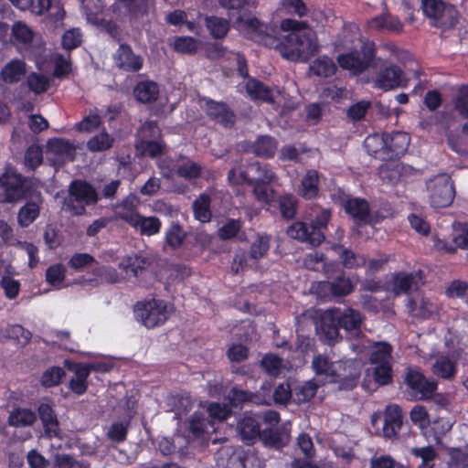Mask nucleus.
<instances>
[{
  "label": "nucleus",
  "instance_id": "32",
  "mask_svg": "<svg viewBox=\"0 0 468 468\" xmlns=\"http://www.w3.org/2000/svg\"><path fill=\"white\" fill-rule=\"evenodd\" d=\"M161 226L162 224L158 218L144 217L139 214L135 222L131 227L139 231L141 235L153 236L159 233Z\"/></svg>",
  "mask_w": 468,
  "mask_h": 468
},
{
  "label": "nucleus",
  "instance_id": "18",
  "mask_svg": "<svg viewBox=\"0 0 468 468\" xmlns=\"http://www.w3.org/2000/svg\"><path fill=\"white\" fill-rule=\"evenodd\" d=\"M48 154L53 155V161L58 165L72 161L75 155V147L69 141L54 138L48 142Z\"/></svg>",
  "mask_w": 468,
  "mask_h": 468
},
{
  "label": "nucleus",
  "instance_id": "30",
  "mask_svg": "<svg viewBox=\"0 0 468 468\" xmlns=\"http://www.w3.org/2000/svg\"><path fill=\"white\" fill-rule=\"evenodd\" d=\"M39 417L42 420L45 432L49 436H58V422L54 414L52 406L48 402H42L38 408Z\"/></svg>",
  "mask_w": 468,
  "mask_h": 468
},
{
  "label": "nucleus",
  "instance_id": "16",
  "mask_svg": "<svg viewBox=\"0 0 468 468\" xmlns=\"http://www.w3.org/2000/svg\"><path fill=\"white\" fill-rule=\"evenodd\" d=\"M246 90L252 100L261 101L269 103H276L278 105L284 106V96L279 90H271L261 82L254 79L248 80L246 84Z\"/></svg>",
  "mask_w": 468,
  "mask_h": 468
},
{
  "label": "nucleus",
  "instance_id": "49",
  "mask_svg": "<svg viewBox=\"0 0 468 468\" xmlns=\"http://www.w3.org/2000/svg\"><path fill=\"white\" fill-rule=\"evenodd\" d=\"M185 238L186 233L182 228L177 224H173L165 231V246L171 249H177L183 244Z\"/></svg>",
  "mask_w": 468,
  "mask_h": 468
},
{
  "label": "nucleus",
  "instance_id": "50",
  "mask_svg": "<svg viewBox=\"0 0 468 468\" xmlns=\"http://www.w3.org/2000/svg\"><path fill=\"white\" fill-rule=\"evenodd\" d=\"M207 27L214 37L221 38L227 35L229 25L224 18L211 16L207 18Z\"/></svg>",
  "mask_w": 468,
  "mask_h": 468
},
{
  "label": "nucleus",
  "instance_id": "55",
  "mask_svg": "<svg viewBox=\"0 0 468 468\" xmlns=\"http://www.w3.org/2000/svg\"><path fill=\"white\" fill-rule=\"evenodd\" d=\"M15 275L16 274L3 275L0 281V286L8 299H15L20 291V282L13 278Z\"/></svg>",
  "mask_w": 468,
  "mask_h": 468
},
{
  "label": "nucleus",
  "instance_id": "28",
  "mask_svg": "<svg viewBox=\"0 0 468 468\" xmlns=\"http://www.w3.org/2000/svg\"><path fill=\"white\" fill-rule=\"evenodd\" d=\"M201 106L205 108L208 115L217 119L224 125L227 126L233 122V114L228 110L225 104L204 99L201 101Z\"/></svg>",
  "mask_w": 468,
  "mask_h": 468
},
{
  "label": "nucleus",
  "instance_id": "6",
  "mask_svg": "<svg viewBox=\"0 0 468 468\" xmlns=\"http://www.w3.org/2000/svg\"><path fill=\"white\" fill-rule=\"evenodd\" d=\"M331 218V212L328 209H322L311 225L307 226L303 222H295L287 229V234L292 238L311 244L318 246L324 239V230Z\"/></svg>",
  "mask_w": 468,
  "mask_h": 468
},
{
  "label": "nucleus",
  "instance_id": "34",
  "mask_svg": "<svg viewBox=\"0 0 468 468\" xmlns=\"http://www.w3.org/2000/svg\"><path fill=\"white\" fill-rule=\"evenodd\" d=\"M318 185L319 176L317 171L309 170L302 180L299 194L306 199L314 198L318 196L319 193Z\"/></svg>",
  "mask_w": 468,
  "mask_h": 468
},
{
  "label": "nucleus",
  "instance_id": "23",
  "mask_svg": "<svg viewBox=\"0 0 468 468\" xmlns=\"http://www.w3.org/2000/svg\"><path fill=\"white\" fill-rule=\"evenodd\" d=\"M343 206L347 214L361 223H367L369 218V207L365 199L353 197L344 201Z\"/></svg>",
  "mask_w": 468,
  "mask_h": 468
},
{
  "label": "nucleus",
  "instance_id": "57",
  "mask_svg": "<svg viewBox=\"0 0 468 468\" xmlns=\"http://www.w3.org/2000/svg\"><path fill=\"white\" fill-rule=\"evenodd\" d=\"M372 375L374 380L379 385H387L392 379V366L390 364H374Z\"/></svg>",
  "mask_w": 468,
  "mask_h": 468
},
{
  "label": "nucleus",
  "instance_id": "38",
  "mask_svg": "<svg viewBox=\"0 0 468 468\" xmlns=\"http://www.w3.org/2000/svg\"><path fill=\"white\" fill-rule=\"evenodd\" d=\"M240 453L231 445L222 446L215 454L217 465L220 468H231L236 462H240Z\"/></svg>",
  "mask_w": 468,
  "mask_h": 468
},
{
  "label": "nucleus",
  "instance_id": "11",
  "mask_svg": "<svg viewBox=\"0 0 468 468\" xmlns=\"http://www.w3.org/2000/svg\"><path fill=\"white\" fill-rule=\"evenodd\" d=\"M141 141L136 144V151L140 155L154 157L163 152V144L155 140L160 135V130L154 122H147L140 129Z\"/></svg>",
  "mask_w": 468,
  "mask_h": 468
},
{
  "label": "nucleus",
  "instance_id": "60",
  "mask_svg": "<svg viewBox=\"0 0 468 468\" xmlns=\"http://www.w3.org/2000/svg\"><path fill=\"white\" fill-rule=\"evenodd\" d=\"M82 41V34L79 28H72L64 33L62 36V47L65 49H74L80 45Z\"/></svg>",
  "mask_w": 468,
  "mask_h": 468
},
{
  "label": "nucleus",
  "instance_id": "51",
  "mask_svg": "<svg viewBox=\"0 0 468 468\" xmlns=\"http://www.w3.org/2000/svg\"><path fill=\"white\" fill-rule=\"evenodd\" d=\"M39 215V207L36 203H27L18 212V223L22 227L29 226Z\"/></svg>",
  "mask_w": 468,
  "mask_h": 468
},
{
  "label": "nucleus",
  "instance_id": "59",
  "mask_svg": "<svg viewBox=\"0 0 468 468\" xmlns=\"http://www.w3.org/2000/svg\"><path fill=\"white\" fill-rule=\"evenodd\" d=\"M66 274V269L62 264H54L46 271V280L52 286H59Z\"/></svg>",
  "mask_w": 468,
  "mask_h": 468
},
{
  "label": "nucleus",
  "instance_id": "61",
  "mask_svg": "<svg viewBox=\"0 0 468 468\" xmlns=\"http://www.w3.org/2000/svg\"><path fill=\"white\" fill-rule=\"evenodd\" d=\"M410 420L420 429L428 427L431 422L427 410L421 405H416L412 408L410 411Z\"/></svg>",
  "mask_w": 468,
  "mask_h": 468
},
{
  "label": "nucleus",
  "instance_id": "15",
  "mask_svg": "<svg viewBox=\"0 0 468 468\" xmlns=\"http://www.w3.org/2000/svg\"><path fill=\"white\" fill-rule=\"evenodd\" d=\"M374 87L382 90H390L407 84L399 67L391 65L380 70L373 81Z\"/></svg>",
  "mask_w": 468,
  "mask_h": 468
},
{
  "label": "nucleus",
  "instance_id": "20",
  "mask_svg": "<svg viewBox=\"0 0 468 468\" xmlns=\"http://www.w3.org/2000/svg\"><path fill=\"white\" fill-rule=\"evenodd\" d=\"M27 69L24 61L13 59L0 71V87L6 84H14L20 81L26 75Z\"/></svg>",
  "mask_w": 468,
  "mask_h": 468
},
{
  "label": "nucleus",
  "instance_id": "40",
  "mask_svg": "<svg viewBox=\"0 0 468 468\" xmlns=\"http://www.w3.org/2000/svg\"><path fill=\"white\" fill-rule=\"evenodd\" d=\"M37 420L34 411L28 409H16L9 414L8 423L14 427H26L32 425Z\"/></svg>",
  "mask_w": 468,
  "mask_h": 468
},
{
  "label": "nucleus",
  "instance_id": "5",
  "mask_svg": "<svg viewBox=\"0 0 468 468\" xmlns=\"http://www.w3.org/2000/svg\"><path fill=\"white\" fill-rule=\"evenodd\" d=\"M313 368L317 376L326 381L355 380L360 373V364L356 360L329 362L327 357L321 355L314 357Z\"/></svg>",
  "mask_w": 468,
  "mask_h": 468
},
{
  "label": "nucleus",
  "instance_id": "25",
  "mask_svg": "<svg viewBox=\"0 0 468 468\" xmlns=\"http://www.w3.org/2000/svg\"><path fill=\"white\" fill-rule=\"evenodd\" d=\"M421 283V277L418 273H400L393 281V292L395 294L410 293L417 290Z\"/></svg>",
  "mask_w": 468,
  "mask_h": 468
},
{
  "label": "nucleus",
  "instance_id": "41",
  "mask_svg": "<svg viewBox=\"0 0 468 468\" xmlns=\"http://www.w3.org/2000/svg\"><path fill=\"white\" fill-rule=\"evenodd\" d=\"M158 86L154 81H142L134 89V95L141 102H150L157 98Z\"/></svg>",
  "mask_w": 468,
  "mask_h": 468
},
{
  "label": "nucleus",
  "instance_id": "37",
  "mask_svg": "<svg viewBox=\"0 0 468 468\" xmlns=\"http://www.w3.org/2000/svg\"><path fill=\"white\" fill-rule=\"evenodd\" d=\"M251 184H269L275 179V174L267 165L253 163L248 166Z\"/></svg>",
  "mask_w": 468,
  "mask_h": 468
},
{
  "label": "nucleus",
  "instance_id": "36",
  "mask_svg": "<svg viewBox=\"0 0 468 468\" xmlns=\"http://www.w3.org/2000/svg\"><path fill=\"white\" fill-rule=\"evenodd\" d=\"M87 20L94 25H102L104 19L102 17L103 5L101 0H79Z\"/></svg>",
  "mask_w": 468,
  "mask_h": 468
},
{
  "label": "nucleus",
  "instance_id": "31",
  "mask_svg": "<svg viewBox=\"0 0 468 468\" xmlns=\"http://www.w3.org/2000/svg\"><path fill=\"white\" fill-rule=\"evenodd\" d=\"M261 416L246 414L239 423V430L244 441H250L260 435Z\"/></svg>",
  "mask_w": 468,
  "mask_h": 468
},
{
  "label": "nucleus",
  "instance_id": "44",
  "mask_svg": "<svg viewBox=\"0 0 468 468\" xmlns=\"http://www.w3.org/2000/svg\"><path fill=\"white\" fill-rule=\"evenodd\" d=\"M11 32L14 41L18 45L26 46L29 44L34 37L33 30L22 21L15 22L12 26Z\"/></svg>",
  "mask_w": 468,
  "mask_h": 468
},
{
  "label": "nucleus",
  "instance_id": "62",
  "mask_svg": "<svg viewBox=\"0 0 468 468\" xmlns=\"http://www.w3.org/2000/svg\"><path fill=\"white\" fill-rule=\"evenodd\" d=\"M64 375L65 372L61 367H53L43 373L41 378V383L45 387L56 386L59 384Z\"/></svg>",
  "mask_w": 468,
  "mask_h": 468
},
{
  "label": "nucleus",
  "instance_id": "4",
  "mask_svg": "<svg viewBox=\"0 0 468 468\" xmlns=\"http://www.w3.org/2000/svg\"><path fill=\"white\" fill-rule=\"evenodd\" d=\"M363 322L361 314L352 308H332L325 311L321 316L320 331L328 341L337 339L339 328L358 336Z\"/></svg>",
  "mask_w": 468,
  "mask_h": 468
},
{
  "label": "nucleus",
  "instance_id": "45",
  "mask_svg": "<svg viewBox=\"0 0 468 468\" xmlns=\"http://www.w3.org/2000/svg\"><path fill=\"white\" fill-rule=\"evenodd\" d=\"M370 27L377 29H384L389 31H400L402 24L400 21L389 14L381 15L372 19Z\"/></svg>",
  "mask_w": 468,
  "mask_h": 468
},
{
  "label": "nucleus",
  "instance_id": "48",
  "mask_svg": "<svg viewBox=\"0 0 468 468\" xmlns=\"http://www.w3.org/2000/svg\"><path fill=\"white\" fill-rule=\"evenodd\" d=\"M261 367L271 376L282 374L287 367V364L275 355H266L261 360Z\"/></svg>",
  "mask_w": 468,
  "mask_h": 468
},
{
  "label": "nucleus",
  "instance_id": "7",
  "mask_svg": "<svg viewBox=\"0 0 468 468\" xmlns=\"http://www.w3.org/2000/svg\"><path fill=\"white\" fill-rule=\"evenodd\" d=\"M172 312V305L160 299L140 302L134 307L136 320L147 328L163 324Z\"/></svg>",
  "mask_w": 468,
  "mask_h": 468
},
{
  "label": "nucleus",
  "instance_id": "52",
  "mask_svg": "<svg viewBox=\"0 0 468 468\" xmlns=\"http://www.w3.org/2000/svg\"><path fill=\"white\" fill-rule=\"evenodd\" d=\"M323 285L330 287L332 293L335 296L346 295L353 290L351 281L346 277H338L332 282H323Z\"/></svg>",
  "mask_w": 468,
  "mask_h": 468
},
{
  "label": "nucleus",
  "instance_id": "39",
  "mask_svg": "<svg viewBox=\"0 0 468 468\" xmlns=\"http://www.w3.org/2000/svg\"><path fill=\"white\" fill-rule=\"evenodd\" d=\"M148 264L149 261L145 257L133 255L123 258L120 261L119 267L127 274L131 272L133 277H138Z\"/></svg>",
  "mask_w": 468,
  "mask_h": 468
},
{
  "label": "nucleus",
  "instance_id": "13",
  "mask_svg": "<svg viewBox=\"0 0 468 468\" xmlns=\"http://www.w3.org/2000/svg\"><path fill=\"white\" fill-rule=\"evenodd\" d=\"M421 4L424 14L441 25L451 27L455 23L458 12L453 5L442 0H422Z\"/></svg>",
  "mask_w": 468,
  "mask_h": 468
},
{
  "label": "nucleus",
  "instance_id": "63",
  "mask_svg": "<svg viewBox=\"0 0 468 468\" xmlns=\"http://www.w3.org/2000/svg\"><path fill=\"white\" fill-rule=\"evenodd\" d=\"M173 45L176 51L182 53H193L197 48V41L191 37H177Z\"/></svg>",
  "mask_w": 468,
  "mask_h": 468
},
{
  "label": "nucleus",
  "instance_id": "64",
  "mask_svg": "<svg viewBox=\"0 0 468 468\" xmlns=\"http://www.w3.org/2000/svg\"><path fill=\"white\" fill-rule=\"evenodd\" d=\"M370 468H407L402 463L395 461L390 455H380L370 461Z\"/></svg>",
  "mask_w": 468,
  "mask_h": 468
},
{
  "label": "nucleus",
  "instance_id": "10",
  "mask_svg": "<svg viewBox=\"0 0 468 468\" xmlns=\"http://www.w3.org/2000/svg\"><path fill=\"white\" fill-rule=\"evenodd\" d=\"M234 27L246 37L266 47L272 48L276 39L268 34V27L251 15L240 16Z\"/></svg>",
  "mask_w": 468,
  "mask_h": 468
},
{
  "label": "nucleus",
  "instance_id": "56",
  "mask_svg": "<svg viewBox=\"0 0 468 468\" xmlns=\"http://www.w3.org/2000/svg\"><path fill=\"white\" fill-rule=\"evenodd\" d=\"M455 111L463 117H468V85L461 86L452 101Z\"/></svg>",
  "mask_w": 468,
  "mask_h": 468
},
{
  "label": "nucleus",
  "instance_id": "46",
  "mask_svg": "<svg viewBox=\"0 0 468 468\" xmlns=\"http://www.w3.org/2000/svg\"><path fill=\"white\" fill-rule=\"evenodd\" d=\"M387 134H378L375 133L367 136L365 139L364 146L367 151L371 154H377L380 153L386 154V149L388 148Z\"/></svg>",
  "mask_w": 468,
  "mask_h": 468
},
{
  "label": "nucleus",
  "instance_id": "21",
  "mask_svg": "<svg viewBox=\"0 0 468 468\" xmlns=\"http://www.w3.org/2000/svg\"><path fill=\"white\" fill-rule=\"evenodd\" d=\"M116 65L128 71H137L142 68L143 60L135 56L126 45H121L115 55Z\"/></svg>",
  "mask_w": 468,
  "mask_h": 468
},
{
  "label": "nucleus",
  "instance_id": "58",
  "mask_svg": "<svg viewBox=\"0 0 468 468\" xmlns=\"http://www.w3.org/2000/svg\"><path fill=\"white\" fill-rule=\"evenodd\" d=\"M29 89L37 93L45 92L49 87V79L42 74L32 73L27 78Z\"/></svg>",
  "mask_w": 468,
  "mask_h": 468
},
{
  "label": "nucleus",
  "instance_id": "27",
  "mask_svg": "<svg viewBox=\"0 0 468 468\" xmlns=\"http://www.w3.org/2000/svg\"><path fill=\"white\" fill-rule=\"evenodd\" d=\"M103 113V111L98 108L90 109L81 121L75 124V129L80 133H93L102 124Z\"/></svg>",
  "mask_w": 468,
  "mask_h": 468
},
{
  "label": "nucleus",
  "instance_id": "22",
  "mask_svg": "<svg viewBox=\"0 0 468 468\" xmlns=\"http://www.w3.org/2000/svg\"><path fill=\"white\" fill-rule=\"evenodd\" d=\"M30 11L37 15L48 13L56 22L62 20L65 16L60 0H37V4L33 3Z\"/></svg>",
  "mask_w": 468,
  "mask_h": 468
},
{
  "label": "nucleus",
  "instance_id": "35",
  "mask_svg": "<svg viewBox=\"0 0 468 468\" xmlns=\"http://www.w3.org/2000/svg\"><path fill=\"white\" fill-rule=\"evenodd\" d=\"M456 370V362L445 356H439L431 367L434 375L445 379L452 378Z\"/></svg>",
  "mask_w": 468,
  "mask_h": 468
},
{
  "label": "nucleus",
  "instance_id": "26",
  "mask_svg": "<svg viewBox=\"0 0 468 468\" xmlns=\"http://www.w3.org/2000/svg\"><path fill=\"white\" fill-rule=\"evenodd\" d=\"M412 315L422 318L433 317L439 311V304L436 301L426 298L418 297L410 304Z\"/></svg>",
  "mask_w": 468,
  "mask_h": 468
},
{
  "label": "nucleus",
  "instance_id": "3",
  "mask_svg": "<svg viewBox=\"0 0 468 468\" xmlns=\"http://www.w3.org/2000/svg\"><path fill=\"white\" fill-rule=\"evenodd\" d=\"M337 46L346 49H353L337 57L339 66L354 75L365 71L374 58V49L371 45H364L356 26H350L344 31L343 40Z\"/></svg>",
  "mask_w": 468,
  "mask_h": 468
},
{
  "label": "nucleus",
  "instance_id": "29",
  "mask_svg": "<svg viewBox=\"0 0 468 468\" xmlns=\"http://www.w3.org/2000/svg\"><path fill=\"white\" fill-rule=\"evenodd\" d=\"M139 200L135 196L127 197L117 207L116 217L122 220L127 222L130 226L137 218L139 213L137 212V207Z\"/></svg>",
  "mask_w": 468,
  "mask_h": 468
},
{
  "label": "nucleus",
  "instance_id": "24",
  "mask_svg": "<svg viewBox=\"0 0 468 468\" xmlns=\"http://www.w3.org/2000/svg\"><path fill=\"white\" fill-rule=\"evenodd\" d=\"M387 139H388V142L386 154L390 158L399 157L407 151L410 144V136L402 132L387 134Z\"/></svg>",
  "mask_w": 468,
  "mask_h": 468
},
{
  "label": "nucleus",
  "instance_id": "17",
  "mask_svg": "<svg viewBox=\"0 0 468 468\" xmlns=\"http://www.w3.org/2000/svg\"><path fill=\"white\" fill-rule=\"evenodd\" d=\"M25 182L22 177L13 172L7 171L0 177V189L5 193L4 201H16L24 196Z\"/></svg>",
  "mask_w": 468,
  "mask_h": 468
},
{
  "label": "nucleus",
  "instance_id": "1",
  "mask_svg": "<svg viewBox=\"0 0 468 468\" xmlns=\"http://www.w3.org/2000/svg\"><path fill=\"white\" fill-rule=\"evenodd\" d=\"M229 404H220L218 402L211 403L207 407V412L210 417V420H207L203 414L198 410L195 412L188 421L189 440L200 439L202 441H211L213 443L217 441L212 439V433L216 432V421L226 420L230 414V407H237L241 402L252 400V395L246 391L232 388L228 397Z\"/></svg>",
  "mask_w": 468,
  "mask_h": 468
},
{
  "label": "nucleus",
  "instance_id": "53",
  "mask_svg": "<svg viewBox=\"0 0 468 468\" xmlns=\"http://www.w3.org/2000/svg\"><path fill=\"white\" fill-rule=\"evenodd\" d=\"M276 146V142L271 137L262 136L255 142L254 152L258 155L269 157L274 154Z\"/></svg>",
  "mask_w": 468,
  "mask_h": 468
},
{
  "label": "nucleus",
  "instance_id": "43",
  "mask_svg": "<svg viewBox=\"0 0 468 468\" xmlns=\"http://www.w3.org/2000/svg\"><path fill=\"white\" fill-rule=\"evenodd\" d=\"M310 71L318 77L327 78L335 73L336 66L331 58L323 57L311 64Z\"/></svg>",
  "mask_w": 468,
  "mask_h": 468
},
{
  "label": "nucleus",
  "instance_id": "12",
  "mask_svg": "<svg viewBox=\"0 0 468 468\" xmlns=\"http://www.w3.org/2000/svg\"><path fill=\"white\" fill-rule=\"evenodd\" d=\"M351 348L358 355H362L367 349L371 348L370 363L373 364H390L392 361V346L387 342H379L371 345L365 338H358L351 343Z\"/></svg>",
  "mask_w": 468,
  "mask_h": 468
},
{
  "label": "nucleus",
  "instance_id": "19",
  "mask_svg": "<svg viewBox=\"0 0 468 468\" xmlns=\"http://www.w3.org/2000/svg\"><path fill=\"white\" fill-rule=\"evenodd\" d=\"M152 3L153 0H119L113 5V9L120 16L135 18L145 13Z\"/></svg>",
  "mask_w": 468,
  "mask_h": 468
},
{
  "label": "nucleus",
  "instance_id": "14",
  "mask_svg": "<svg viewBox=\"0 0 468 468\" xmlns=\"http://www.w3.org/2000/svg\"><path fill=\"white\" fill-rule=\"evenodd\" d=\"M405 382L410 395L416 399H425L432 396L437 388L435 381L428 380L419 370L409 368Z\"/></svg>",
  "mask_w": 468,
  "mask_h": 468
},
{
  "label": "nucleus",
  "instance_id": "54",
  "mask_svg": "<svg viewBox=\"0 0 468 468\" xmlns=\"http://www.w3.org/2000/svg\"><path fill=\"white\" fill-rule=\"evenodd\" d=\"M316 389L317 384L315 382L307 381L294 388L293 399L297 402H305L315 395Z\"/></svg>",
  "mask_w": 468,
  "mask_h": 468
},
{
  "label": "nucleus",
  "instance_id": "8",
  "mask_svg": "<svg viewBox=\"0 0 468 468\" xmlns=\"http://www.w3.org/2000/svg\"><path fill=\"white\" fill-rule=\"evenodd\" d=\"M97 200L98 195L90 185L74 181L69 186V197L65 199L62 208L73 215H81L86 206L93 205Z\"/></svg>",
  "mask_w": 468,
  "mask_h": 468
},
{
  "label": "nucleus",
  "instance_id": "33",
  "mask_svg": "<svg viewBox=\"0 0 468 468\" xmlns=\"http://www.w3.org/2000/svg\"><path fill=\"white\" fill-rule=\"evenodd\" d=\"M73 371L74 377L70 379L69 388L74 393L81 395L87 390V378L90 376V367L79 364L74 367Z\"/></svg>",
  "mask_w": 468,
  "mask_h": 468
},
{
  "label": "nucleus",
  "instance_id": "9",
  "mask_svg": "<svg viewBox=\"0 0 468 468\" xmlns=\"http://www.w3.org/2000/svg\"><path fill=\"white\" fill-rule=\"evenodd\" d=\"M430 204L435 208L450 206L455 197V188L448 174H439L427 182Z\"/></svg>",
  "mask_w": 468,
  "mask_h": 468
},
{
  "label": "nucleus",
  "instance_id": "42",
  "mask_svg": "<svg viewBox=\"0 0 468 468\" xmlns=\"http://www.w3.org/2000/svg\"><path fill=\"white\" fill-rule=\"evenodd\" d=\"M114 138L108 133L106 131H102L100 133L92 136L87 142V149L90 152H103L112 147Z\"/></svg>",
  "mask_w": 468,
  "mask_h": 468
},
{
  "label": "nucleus",
  "instance_id": "2",
  "mask_svg": "<svg viewBox=\"0 0 468 468\" xmlns=\"http://www.w3.org/2000/svg\"><path fill=\"white\" fill-rule=\"evenodd\" d=\"M281 27L290 32L284 37L283 42L276 40L273 48L278 49L284 58L292 61H307L317 52L316 34L304 23L284 19Z\"/></svg>",
  "mask_w": 468,
  "mask_h": 468
},
{
  "label": "nucleus",
  "instance_id": "47",
  "mask_svg": "<svg viewBox=\"0 0 468 468\" xmlns=\"http://www.w3.org/2000/svg\"><path fill=\"white\" fill-rule=\"evenodd\" d=\"M210 197L203 194L193 204L195 218L200 222H208L211 218L209 210Z\"/></svg>",
  "mask_w": 468,
  "mask_h": 468
}]
</instances>
